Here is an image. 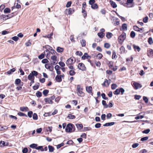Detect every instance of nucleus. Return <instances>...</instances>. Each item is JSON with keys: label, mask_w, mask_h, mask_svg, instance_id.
I'll list each match as a JSON object with an SVG mask.
<instances>
[{"label": "nucleus", "mask_w": 153, "mask_h": 153, "mask_svg": "<svg viewBox=\"0 0 153 153\" xmlns=\"http://www.w3.org/2000/svg\"><path fill=\"white\" fill-rule=\"evenodd\" d=\"M139 145V144L138 143H136L133 144L132 146L133 148H135L137 147Z\"/></svg>", "instance_id": "obj_63"}, {"label": "nucleus", "mask_w": 153, "mask_h": 153, "mask_svg": "<svg viewBox=\"0 0 153 153\" xmlns=\"http://www.w3.org/2000/svg\"><path fill=\"white\" fill-rule=\"evenodd\" d=\"M73 124L72 123H68L66 126L65 130L67 132H72L73 129Z\"/></svg>", "instance_id": "obj_2"}, {"label": "nucleus", "mask_w": 153, "mask_h": 153, "mask_svg": "<svg viewBox=\"0 0 153 153\" xmlns=\"http://www.w3.org/2000/svg\"><path fill=\"white\" fill-rule=\"evenodd\" d=\"M122 27L123 29L124 30H126L127 29V25L125 24L124 23L122 25Z\"/></svg>", "instance_id": "obj_35"}, {"label": "nucleus", "mask_w": 153, "mask_h": 153, "mask_svg": "<svg viewBox=\"0 0 153 153\" xmlns=\"http://www.w3.org/2000/svg\"><path fill=\"white\" fill-rule=\"evenodd\" d=\"M102 56V55L101 53H98L97 55V57L99 59H101Z\"/></svg>", "instance_id": "obj_61"}, {"label": "nucleus", "mask_w": 153, "mask_h": 153, "mask_svg": "<svg viewBox=\"0 0 153 153\" xmlns=\"http://www.w3.org/2000/svg\"><path fill=\"white\" fill-rule=\"evenodd\" d=\"M8 145V143H6L4 141H0V146L1 147L7 146Z\"/></svg>", "instance_id": "obj_11"}, {"label": "nucleus", "mask_w": 153, "mask_h": 153, "mask_svg": "<svg viewBox=\"0 0 153 153\" xmlns=\"http://www.w3.org/2000/svg\"><path fill=\"white\" fill-rule=\"evenodd\" d=\"M64 145V143H61V144H59L57 146V149H59L62 146H63Z\"/></svg>", "instance_id": "obj_58"}, {"label": "nucleus", "mask_w": 153, "mask_h": 153, "mask_svg": "<svg viewBox=\"0 0 153 153\" xmlns=\"http://www.w3.org/2000/svg\"><path fill=\"white\" fill-rule=\"evenodd\" d=\"M64 50V48H61L60 47H58L57 48L56 51L57 52L59 53H62V52Z\"/></svg>", "instance_id": "obj_20"}, {"label": "nucleus", "mask_w": 153, "mask_h": 153, "mask_svg": "<svg viewBox=\"0 0 153 153\" xmlns=\"http://www.w3.org/2000/svg\"><path fill=\"white\" fill-rule=\"evenodd\" d=\"M91 7L93 9H96L98 8V6L97 4L94 3L91 5Z\"/></svg>", "instance_id": "obj_34"}, {"label": "nucleus", "mask_w": 153, "mask_h": 153, "mask_svg": "<svg viewBox=\"0 0 153 153\" xmlns=\"http://www.w3.org/2000/svg\"><path fill=\"white\" fill-rule=\"evenodd\" d=\"M113 36V34L110 32L107 33L106 35V37L108 39H109L111 38Z\"/></svg>", "instance_id": "obj_17"}, {"label": "nucleus", "mask_w": 153, "mask_h": 153, "mask_svg": "<svg viewBox=\"0 0 153 153\" xmlns=\"http://www.w3.org/2000/svg\"><path fill=\"white\" fill-rule=\"evenodd\" d=\"M48 148L49 149V152H53L54 150V147L51 145H48Z\"/></svg>", "instance_id": "obj_18"}, {"label": "nucleus", "mask_w": 153, "mask_h": 153, "mask_svg": "<svg viewBox=\"0 0 153 153\" xmlns=\"http://www.w3.org/2000/svg\"><path fill=\"white\" fill-rule=\"evenodd\" d=\"M130 36L131 38H134L135 36V33L133 31H132L130 33Z\"/></svg>", "instance_id": "obj_41"}, {"label": "nucleus", "mask_w": 153, "mask_h": 153, "mask_svg": "<svg viewBox=\"0 0 153 153\" xmlns=\"http://www.w3.org/2000/svg\"><path fill=\"white\" fill-rule=\"evenodd\" d=\"M33 115V112L32 111H30L28 112L27 115L30 118H31Z\"/></svg>", "instance_id": "obj_42"}, {"label": "nucleus", "mask_w": 153, "mask_h": 153, "mask_svg": "<svg viewBox=\"0 0 153 153\" xmlns=\"http://www.w3.org/2000/svg\"><path fill=\"white\" fill-rule=\"evenodd\" d=\"M45 102L47 103H48L52 104L53 103L52 100L49 98H46L45 99Z\"/></svg>", "instance_id": "obj_21"}, {"label": "nucleus", "mask_w": 153, "mask_h": 153, "mask_svg": "<svg viewBox=\"0 0 153 153\" xmlns=\"http://www.w3.org/2000/svg\"><path fill=\"white\" fill-rule=\"evenodd\" d=\"M120 50L122 53H124L125 51V48L123 46H122L120 48Z\"/></svg>", "instance_id": "obj_55"}, {"label": "nucleus", "mask_w": 153, "mask_h": 153, "mask_svg": "<svg viewBox=\"0 0 153 153\" xmlns=\"http://www.w3.org/2000/svg\"><path fill=\"white\" fill-rule=\"evenodd\" d=\"M148 42L150 45L153 43V41L152 37H149L148 39Z\"/></svg>", "instance_id": "obj_39"}, {"label": "nucleus", "mask_w": 153, "mask_h": 153, "mask_svg": "<svg viewBox=\"0 0 153 153\" xmlns=\"http://www.w3.org/2000/svg\"><path fill=\"white\" fill-rule=\"evenodd\" d=\"M28 79L30 80H31L34 78V76H33V74L30 73L28 76Z\"/></svg>", "instance_id": "obj_30"}, {"label": "nucleus", "mask_w": 153, "mask_h": 153, "mask_svg": "<svg viewBox=\"0 0 153 153\" xmlns=\"http://www.w3.org/2000/svg\"><path fill=\"white\" fill-rule=\"evenodd\" d=\"M37 144H36L33 143L30 145V147L32 149H36V147H37Z\"/></svg>", "instance_id": "obj_24"}, {"label": "nucleus", "mask_w": 153, "mask_h": 153, "mask_svg": "<svg viewBox=\"0 0 153 153\" xmlns=\"http://www.w3.org/2000/svg\"><path fill=\"white\" fill-rule=\"evenodd\" d=\"M97 35L100 38H102L105 36V34L102 32H100L98 33Z\"/></svg>", "instance_id": "obj_26"}, {"label": "nucleus", "mask_w": 153, "mask_h": 153, "mask_svg": "<svg viewBox=\"0 0 153 153\" xmlns=\"http://www.w3.org/2000/svg\"><path fill=\"white\" fill-rule=\"evenodd\" d=\"M148 139V137L146 136V137H145L142 138L141 139V141H143L146 140H147Z\"/></svg>", "instance_id": "obj_57"}, {"label": "nucleus", "mask_w": 153, "mask_h": 153, "mask_svg": "<svg viewBox=\"0 0 153 153\" xmlns=\"http://www.w3.org/2000/svg\"><path fill=\"white\" fill-rule=\"evenodd\" d=\"M17 114L20 116H24L25 117H27V115L26 114L20 112H18Z\"/></svg>", "instance_id": "obj_28"}, {"label": "nucleus", "mask_w": 153, "mask_h": 153, "mask_svg": "<svg viewBox=\"0 0 153 153\" xmlns=\"http://www.w3.org/2000/svg\"><path fill=\"white\" fill-rule=\"evenodd\" d=\"M125 92L124 89L123 88L117 89L114 92L115 95H118L120 93L121 95H123Z\"/></svg>", "instance_id": "obj_1"}, {"label": "nucleus", "mask_w": 153, "mask_h": 153, "mask_svg": "<svg viewBox=\"0 0 153 153\" xmlns=\"http://www.w3.org/2000/svg\"><path fill=\"white\" fill-rule=\"evenodd\" d=\"M126 38V34L123 33L118 38L119 43H122L124 41Z\"/></svg>", "instance_id": "obj_3"}, {"label": "nucleus", "mask_w": 153, "mask_h": 153, "mask_svg": "<svg viewBox=\"0 0 153 153\" xmlns=\"http://www.w3.org/2000/svg\"><path fill=\"white\" fill-rule=\"evenodd\" d=\"M92 88L91 86L87 87H86V90L87 92L89 93H91V95H92Z\"/></svg>", "instance_id": "obj_13"}, {"label": "nucleus", "mask_w": 153, "mask_h": 153, "mask_svg": "<svg viewBox=\"0 0 153 153\" xmlns=\"http://www.w3.org/2000/svg\"><path fill=\"white\" fill-rule=\"evenodd\" d=\"M49 91L48 90H45L43 92V93L44 95L46 96L48 93Z\"/></svg>", "instance_id": "obj_51"}, {"label": "nucleus", "mask_w": 153, "mask_h": 153, "mask_svg": "<svg viewBox=\"0 0 153 153\" xmlns=\"http://www.w3.org/2000/svg\"><path fill=\"white\" fill-rule=\"evenodd\" d=\"M53 33L52 32V33H51L50 34H48L45 36H43V37H45V38H51V36H53Z\"/></svg>", "instance_id": "obj_36"}, {"label": "nucleus", "mask_w": 153, "mask_h": 153, "mask_svg": "<svg viewBox=\"0 0 153 153\" xmlns=\"http://www.w3.org/2000/svg\"><path fill=\"white\" fill-rule=\"evenodd\" d=\"M101 124L99 123H96L95 125V127L96 128H99L101 127Z\"/></svg>", "instance_id": "obj_46"}, {"label": "nucleus", "mask_w": 153, "mask_h": 153, "mask_svg": "<svg viewBox=\"0 0 153 153\" xmlns=\"http://www.w3.org/2000/svg\"><path fill=\"white\" fill-rule=\"evenodd\" d=\"M28 149L27 147L24 148L22 150L23 153H27L28 152Z\"/></svg>", "instance_id": "obj_47"}, {"label": "nucleus", "mask_w": 153, "mask_h": 153, "mask_svg": "<svg viewBox=\"0 0 153 153\" xmlns=\"http://www.w3.org/2000/svg\"><path fill=\"white\" fill-rule=\"evenodd\" d=\"M117 57L116 52L114 51L113 52L112 58L113 59L115 58L116 57Z\"/></svg>", "instance_id": "obj_52"}, {"label": "nucleus", "mask_w": 153, "mask_h": 153, "mask_svg": "<svg viewBox=\"0 0 153 153\" xmlns=\"http://www.w3.org/2000/svg\"><path fill=\"white\" fill-rule=\"evenodd\" d=\"M67 117L69 119H73L75 118L76 117L72 114H68Z\"/></svg>", "instance_id": "obj_22"}, {"label": "nucleus", "mask_w": 153, "mask_h": 153, "mask_svg": "<svg viewBox=\"0 0 153 153\" xmlns=\"http://www.w3.org/2000/svg\"><path fill=\"white\" fill-rule=\"evenodd\" d=\"M8 128L6 126H0V131H2L7 129Z\"/></svg>", "instance_id": "obj_37"}, {"label": "nucleus", "mask_w": 153, "mask_h": 153, "mask_svg": "<svg viewBox=\"0 0 153 153\" xmlns=\"http://www.w3.org/2000/svg\"><path fill=\"white\" fill-rule=\"evenodd\" d=\"M95 0H90L89 1V4L92 5L95 3Z\"/></svg>", "instance_id": "obj_49"}, {"label": "nucleus", "mask_w": 153, "mask_h": 153, "mask_svg": "<svg viewBox=\"0 0 153 153\" xmlns=\"http://www.w3.org/2000/svg\"><path fill=\"white\" fill-rule=\"evenodd\" d=\"M51 58L52 60L51 62V64L54 65V64H57V62H56L57 59L56 56H51Z\"/></svg>", "instance_id": "obj_6"}, {"label": "nucleus", "mask_w": 153, "mask_h": 153, "mask_svg": "<svg viewBox=\"0 0 153 153\" xmlns=\"http://www.w3.org/2000/svg\"><path fill=\"white\" fill-rule=\"evenodd\" d=\"M33 119L35 120H36L38 119V116L36 113H34L33 114Z\"/></svg>", "instance_id": "obj_32"}, {"label": "nucleus", "mask_w": 153, "mask_h": 153, "mask_svg": "<svg viewBox=\"0 0 153 153\" xmlns=\"http://www.w3.org/2000/svg\"><path fill=\"white\" fill-rule=\"evenodd\" d=\"M133 47L135 51H136V50H137V51L138 52H139L140 50V48L139 47V46H136L134 44L133 45Z\"/></svg>", "instance_id": "obj_23"}, {"label": "nucleus", "mask_w": 153, "mask_h": 153, "mask_svg": "<svg viewBox=\"0 0 153 153\" xmlns=\"http://www.w3.org/2000/svg\"><path fill=\"white\" fill-rule=\"evenodd\" d=\"M59 65L62 67H64L65 66V64L62 62L60 61L59 62Z\"/></svg>", "instance_id": "obj_53"}, {"label": "nucleus", "mask_w": 153, "mask_h": 153, "mask_svg": "<svg viewBox=\"0 0 153 153\" xmlns=\"http://www.w3.org/2000/svg\"><path fill=\"white\" fill-rule=\"evenodd\" d=\"M20 110L22 111H27L29 110L28 108L27 107H21L20 108Z\"/></svg>", "instance_id": "obj_12"}, {"label": "nucleus", "mask_w": 153, "mask_h": 153, "mask_svg": "<svg viewBox=\"0 0 153 153\" xmlns=\"http://www.w3.org/2000/svg\"><path fill=\"white\" fill-rule=\"evenodd\" d=\"M104 46L105 48H108L110 47V45L109 43H106L104 44Z\"/></svg>", "instance_id": "obj_48"}, {"label": "nucleus", "mask_w": 153, "mask_h": 153, "mask_svg": "<svg viewBox=\"0 0 153 153\" xmlns=\"http://www.w3.org/2000/svg\"><path fill=\"white\" fill-rule=\"evenodd\" d=\"M133 86L134 88L136 89H137L141 87L140 84L136 82H134L133 83Z\"/></svg>", "instance_id": "obj_7"}, {"label": "nucleus", "mask_w": 153, "mask_h": 153, "mask_svg": "<svg viewBox=\"0 0 153 153\" xmlns=\"http://www.w3.org/2000/svg\"><path fill=\"white\" fill-rule=\"evenodd\" d=\"M21 80L20 79H16L15 84L16 85H18L20 83Z\"/></svg>", "instance_id": "obj_45"}, {"label": "nucleus", "mask_w": 153, "mask_h": 153, "mask_svg": "<svg viewBox=\"0 0 153 153\" xmlns=\"http://www.w3.org/2000/svg\"><path fill=\"white\" fill-rule=\"evenodd\" d=\"M117 87V85L115 84H113L111 85V88L112 89H115Z\"/></svg>", "instance_id": "obj_44"}, {"label": "nucleus", "mask_w": 153, "mask_h": 153, "mask_svg": "<svg viewBox=\"0 0 153 153\" xmlns=\"http://www.w3.org/2000/svg\"><path fill=\"white\" fill-rule=\"evenodd\" d=\"M75 70H71L69 71V74L71 76L74 75L76 74Z\"/></svg>", "instance_id": "obj_29"}, {"label": "nucleus", "mask_w": 153, "mask_h": 153, "mask_svg": "<svg viewBox=\"0 0 153 153\" xmlns=\"http://www.w3.org/2000/svg\"><path fill=\"white\" fill-rule=\"evenodd\" d=\"M143 99L146 103H147L148 102V99L146 97L143 96Z\"/></svg>", "instance_id": "obj_59"}, {"label": "nucleus", "mask_w": 153, "mask_h": 153, "mask_svg": "<svg viewBox=\"0 0 153 153\" xmlns=\"http://www.w3.org/2000/svg\"><path fill=\"white\" fill-rule=\"evenodd\" d=\"M78 68L82 71L86 70V68L84 65L82 63H79L78 66Z\"/></svg>", "instance_id": "obj_5"}, {"label": "nucleus", "mask_w": 153, "mask_h": 153, "mask_svg": "<svg viewBox=\"0 0 153 153\" xmlns=\"http://www.w3.org/2000/svg\"><path fill=\"white\" fill-rule=\"evenodd\" d=\"M82 58L83 59H89L91 58V56H89L87 53H85L82 56Z\"/></svg>", "instance_id": "obj_10"}, {"label": "nucleus", "mask_w": 153, "mask_h": 153, "mask_svg": "<svg viewBox=\"0 0 153 153\" xmlns=\"http://www.w3.org/2000/svg\"><path fill=\"white\" fill-rule=\"evenodd\" d=\"M74 12V10L72 8H70L69 9L68 11V14H72Z\"/></svg>", "instance_id": "obj_40"}, {"label": "nucleus", "mask_w": 153, "mask_h": 153, "mask_svg": "<svg viewBox=\"0 0 153 153\" xmlns=\"http://www.w3.org/2000/svg\"><path fill=\"white\" fill-rule=\"evenodd\" d=\"M110 3L111 6L114 8H115L117 7V5L116 3L113 1L110 0Z\"/></svg>", "instance_id": "obj_14"}, {"label": "nucleus", "mask_w": 153, "mask_h": 153, "mask_svg": "<svg viewBox=\"0 0 153 153\" xmlns=\"http://www.w3.org/2000/svg\"><path fill=\"white\" fill-rule=\"evenodd\" d=\"M15 69L13 68L10 70L7 71V73L8 74H12V73L14 72L15 71Z\"/></svg>", "instance_id": "obj_25"}, {"label": "nucleus", "mask_w": 153, "mask_h": 153, "mask_svg": "<svg viewBox=\"0 0 153 153\" xmlns=\"http://www.w3.org/2000/svg\"><path fill=\"white\" fill-rule=\"evenodd\" d=\"M74 57H71L68 59L66 61V64L67 65H69L74 63L75 62L76 60H74Z\"/></svg>", "instance_id": "obj_4"}, {"label": "nucleus", "mask_w": 153, "mask_h": 153, "mask_svg": "<svg viewBox=\"0 0 153 153\" xmlns=\"http://www.w3.org/2000/svg\"><path fill=\"white\" fill-rule=\"evenodd\" d=\"M76 54L77 55L80 56L82 55V53L81 51H77L76 53Z\"/></svg>", "instance_id": "obj_56"}, {"label": "nucleus", "mask_w": 153, "mask_h": 153, "mask_svg": "<svg viewBox=\"0 0 153 153\" xmlns=\"http://www.w3.org/2000/svg\"><path fill=\"white\" fill-rule=\"evenodd\" d=\"M82 13L83 14V15L84 17L87 16L86 11L85 10V9H82Z\"/></svg>", "instance_id": "obj_50"}, {"label": "nucleus", "mask_w": 153, "mask_h": 153, "mask_svg": "<svg viewBox=\"0 0 153 153\" xmlns=\"http://www.w3.org/2000/svg\"><path fill=\"white\" fill-rule=\"evenodd\" d=\"M55 80L58 82H60L62 81V79L59 75H57L55 77Z\"/></svg>", "instance_id": "obj_16"}, {"label": "nucleus", "mask_w": 153, "mask_h": 153, "mask_svg": "<svg viewBox=\"0 0 153 153\" xmlns=\"http://www.w3.org/2000/svg\"><path fill=\"white\" fill-rule=\"evenodd\" d=\"M47 52V53L46 54V57L48 59H49L50 56V51L48 50H47L46 51H45L44 52Z\"/></svg>", "instance_id": "obj_38"}, {"label": "nucleus", "mask_w": 153, "mask_h": 153, "mask_svg": "<svg viewBox=\"0 0 153 153\" xmlns=\"http://www.w3.org/2000/svg\"><path fill=\"white\" fill-rule=\"evenodd\" d=\"M77 89L78 94H82V88H81V86L80 85H77ZM78 95H79V94H78Z\"/></svg>", "instance_id": "obj_9"}, {"label": "nucleus", "mask_w": 153, "mask_h": 153, "mask_svg": "<svg viewBox=\"0 0 153 153\" xmlns=\"http://www.w3.org/2000/svg\"><path fill=\"white\" fill-rule=\"evenodd\" d=\"M10 9L8 8H6L4 10V12L5 13H10Z\"/></svg>", "instance_id": "obj_33"}, {"label": "nucleus", "mask_w": 153, "mask_h": 153, "mask_svg": "<svg viewBox=\"0 0 153 153\" xmlns=\"http://www.w3.org/2000/svg\"><path fill=\"white\" fill-rule=\"evenodd\" d=\"M76 126L78 130H81L83 127V126L82 124H76Z\"/></svg>", "instance_id": "obj_19"}, {"label": "nucleus", "mask_w": 153, "mask_h": 153, "mask_svg": "<svg viewBox=\"0 0 153 153\" xmlns=\"http://www.w3.org/2000/svg\"><path fill=\"white\" fill-rule=\"evenodd\" d=\"M39 83H38V85H36L34 86L33 87V88L35 90H36L39 88Z\"/></svg>", "instance_id": "obj_60"}, {"label": "nucleus", "mask_w": 153, "mask_h": 153, "mask_svg": "<svg viewBox=\"0 0 153 153\" xmlns=\"http://www.w3.org/2000/svg\"><path fill=\"white\" fill-rule=\"evenodd\" d=\"M150 131V129H149L148 128L142 131V132L144 134H147Z\"/></svg>", "instance_id": "obj_31"}, {"label": "nucleus", "mask_w": 153, "mask_h": 153, "mask_svg": "<svg viewBox=\"0 0 153 153\" xmlns=\"http://www.w3.org/2000/svg\"><path fill=\"white\" fill-rule=\"evenodd\" d=\"M71 3L72 2L71 1L68 2L66 5V7H70L71 6Z\"/></svg>", "instance_id": "obj_64"}, {"label": "nucleus", "mask_w": 153, "mask_h": 153, "mask_svg": "<svg viewBox=\"0 0 153 153\" xmlns=\"http://www.w3.org/2000/svg\"><path fill=\"white\" fill-rule=\"evenodd\" d=\"M102 104L104 106L105 108H107L108 107V105L106 103L105 100H102Z\"/></svg>", "instance_id": "obj_27"}, {"label": "nucleus", "mask_w": 153, "mask_h": 153, "mask_svg": "<svg viewBox=\"0 0 153 153\" xmlns=\"http://www.w3.org/2000/svg\"><path fill=\"white\" fill-rule=\"evenodd\" d=\"M45 55L43 53H42L38 56V58L40 59H42L44 58Z\"/></svg>", "instance_id": "obj_54"}, {"label": "nucleus", "mask_w": 153, "mask_h": 153, "mask_svg": "<svg viewBox=\"0 0 153 153\" xmlns=\"http://www.w3.org/2000/svg\"><path fill=\"white\" fill-rule=\"evenodd\" d=\"M115 124L114 122L106 123L103 125L104 126H108L114 125Z\"/></svg>", "instance_id": "obj_15"}, {"label": "nucleus", "mask_w": 153, "mask_h": 153, "mask_svg": "<svg viewBox=\"0 0 153 153\" xmlns=\"http://www.w3.org/2000/svg\"><path fill=\"white\" fill-rule=\"evenodd\" d=\"M85 41L83 39H82L81 41V43L82 45V47H85L86 45Z\"/></svg>", "instance_id": "obj_43"}, {"label": "nucleus", "mask_w": 153, "mask_h": 153, "mask_svg": "<svg viewBox=\"0 0 153 153\" xmlns=\"http://www.w3.org/2000/svg\"><path fill=\"white\" fill-rule=\"evenodd\" d=\"M110 83V80L109 81L107 79H105L102 85L108 87Z\"/></svg>", "instance_id": "obj_8"}, {"label": "nucleus", "mask_w": 153, "mask_h": 153, "mask_svg": "<svg viewBox=\"0 0 153 153\" xmlns=\"http://www.w3.org/2000/svg\"><path fill=\"white\" fill-rule=\"evenodd\" d=\"M48 62V60L46 59H43L42 61V62L43 63H44V64L47 63Z\"/></svg>", "instance_id": "obj_62"}]
</instances>
